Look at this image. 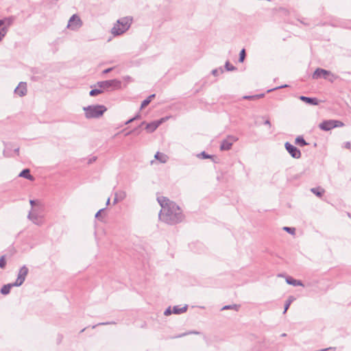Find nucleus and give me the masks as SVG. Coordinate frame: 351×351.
I'll use <instances>...</instances> for the list:
<instances>
[{"label":"nucleus","mask_w":351,"mask_h":351,"mask_svg":"<svg viewBox=\"0 0 351 351\" xmlns=\"http://www.w3.org/2000/svg\"><path fill=\"white\" fill-rule=\"evenodd\" d=\"M157 200L161 206L159 218L162 221L175 225L183 221L184 216L182 211L175 202L162 196L158 197Z\"/></svg>","instance_id":"f257e3e1"},{"label":"nucleus","mask_w":351,"mask_h":351,"mask_svg":"<svg viewBox=\"0 0 351 351\" xmlns=\"http://www.w3.org/2000/svg\"><path fill=\"white\" fill-rule=\"evenodd\" d=\"M132 19L130 17H123L119 19L111 29V33L114 36H119L125 32L130 27Z\"/></svg>","instance_id":"f03ea898"},{"label":"nucleus","mask_w":351,"mask_h":351,"mask_svg":"<svg viewBox=\"0 0 351 351\" xmlns=\"http://www.w3.org/2000/svg\"><path fill=\"white\" fill-rule=\"evenodd\" d=\"M83 110L85 112V117L90 119L101 117L107 110V108L103 105H91L84 107Z\"/></svg>","instance_id":"7ed1b4c3"},{"label":"nucleus","mask_w":351,"mask_h":351,"mask_svg":"<svg viewBox=\"0 0 351 351\" xmlns=\"http://www.w3.org/2000/svg\"><path fill=\"white\" fill-rule=\"evenodd\" d=\"M97 86L104 90H112L119 89L121 86V82L118 80H110L99 82Z\"/></svg>","instance_id":"20e7f679"},{"label":"nucleus","mask_w":351,"mask_h":351,"mask_svg":"<svg viewBox=\"0 0 351 351\" xmlns=\"http://www.w3.org/2000/svg\"><path fill=\"white\" fill-rule=\"evenodd\" d=\"M83 25V22L77 14H73L69 19L66 27L73 31H77Z\"/></svg>","instance_id":"39448f33"},{"label":"nucleus","mask_w":351,"mask_h":351,"mask_svg":"<svg viewBox=\"0 0 351 351\" xmlns=\"http://www.w3.org/2000/svg\"><path fill=\"white\" fill-rule=\"evenodd\" d=\"M328 75H330L333 77V79H329V81L330 82H333L335 80H336L337 77L335 75H334L329 71L317 68L313 74V78L315 80L319 79L320 77L328 79Z\"/></svg>","instance_id":"423d86ee"},{"label":"nucleus","mask_w":351,"mask_h":351,"mask_svg":"<svg viewBox=\"0 0 351 351\" xmlns=\"http://www.w3.org/2000/svg\"><path fill=\"white\" fill-rule=\"evenodd\" d=\"M238 141V138L229 135L227 136V138L221 141V145H220V150L221 151H228L230 150L232 148V146L234 142H237Z\"/></svg>","instance_id":"0eeeda50"},{"label":"nucleus","mask_w":351,"mask_h":351,"mask_svg":"<svg viewBox=\"0 0 351 351\" xmlns=\"http://www.w3.org/2000/svg\"><path fill=\"white\" fill-rule=\"evenodd\" d=\"M27 218L31 220L34 224L41 226L43 224V219L38 213V209H32L27 215Z\"/></svg>","instance_id":"6e6552de"},{"label":"nucleus","mask_w":351,"mask_h":351,"mask_svg":"<svg viewBox=\"0 0 351 351\" xmlns=\"http://www.w3.org/2000/svg\"><path fill=\"white\" fill-rule=\"evenodd\" d=\"M28 268L25 265L23 266L19 269L17 278L16 281L14 282L16 287H19L24 282L26 276L28 274Z\"/></svg>","instance_id":"1a4fd4ad"},{"label":"nucleus","mask_w":351,"mask_h":351,"mask_svg":"<svg viewBox=\"0 0 351 351\" xmlns=\"http://www.w3.org/2000/svg\"><path fill=\"white\" fill-rule=\"evenodd\" d=\"M285 147L287 149V151L289 152V154L293 157V158L298 159L301 157V152L299 149H298L296 147L293 145L292 144L287 142L285 145Z\"/></svg>","instance_id":"9d476101"},{"label":"nucleus","mask_w":351,"mask_h":351,"mask_svg":"<svg viewBox=\"0 0 351 351\" xmlns=\"http://www.w3.org/2000/svg\"><path fill=\"white\" fill-rule=\"evenodd\" d=\"M336 120L324 121L319 125V128L324 131H329L336 128Z\"/></svg>","instance_id":"9b49d317"},{"label":"nucleus","mask_w":351,"mask_h":351,"mask_svg":"<svg viewBox=\"0 0 351 351\" xmlns=\"http://www.w3.org/2000/svg\"><path fill=\"white\" fill-rule=\"evenodd\" d=\"M27 84L26 82H20L19 86L14 89V93L20 97H23L27 94Z\"/></svg>","instance_id":"f8f14e48"},{"label":"nucleus","mask_w":351,"mask_h":351,"mask_svg":"<svg viewBox=\"0 0 351 351\" xmlns=\"http://www.w3.org/2000/svg\"><path fill=\"white\" fill-rule=\"evenodd\" d=\"M163 120L164 119H161L160 120L147 123L146 125L145 130L148 133H152L154 132L158 128V127L163 122Z\"/></svg>","instance_id":"ddd939ff"},{"label":"nucleus","mask_w":351,"mask_h":351,"mask_svg":"<svg viewBox=\"0 0 351 351\" xmlns=\"http://www.w3.org/2000/svg\"><path fill=\"white\" fill-rule=\"evenodd\" d=\"M126 197V192L124 191H119L115 192L113 204H117L119 202L123 200Z\"/></svg>","instance_id":"4468645a"},{"label":"nucleus","mask_w":351,"mask_h":351,"mask_svg":"<svg viewBox=\"0 0 351 351\" xmlns=\"http://www.w3.org/2000/svg\"><path fill=\"white\" fill-rule=\"evenodd\" d=\"M300 99L302 101H304L310 105L316 106L318 104V100L315 97H308L306 96H300Z\"/></svg>","instance_id":"2eb2a0df"},{"label":"nucleus","mask_w":351,"mask_h":351,"mask_svg":"<svg viewBox=\"0 0 351 351\" xmlns=\"http://www.w3.org/2000/svg\"><path fill=\"white\" fill-rule=\"evenodd\" d=\"M19 177H22L24 178H26L29 180L33 181L34 180V178L33 176L30 174V171L29 169H23L20 173Z\"/></svg>","instance_id":"dca6fc26"},{"label":"nucleus","mask_w":351,"mask_h":351,"mask_svg":"<svg viewBox=\"0 0 351 351\" xmlns=\"http://www.w3.org/2000/svg\"><path fill=\"white\" fill-rule=\"evenodd\" d=\"M154 158L156 160H159L161 163L167 162L169 158L166 154L160 153L159 152H156V154L154 156Z\"/></svg>","instance_id":"f3484780"},{"label":"nucleus","mask_w":351,"mask_h":351,"mask_svg":"<svg viewBox=\"0 0 351 351\" xmlns=\"http://www.w3.org/2000/svg\"><path fill=\"white\" fill-rule=\"evenodd\" d=\"M13 287H16L14 283H9L3 285L1 289V293L3 295L8 294L10 292L11 288Z\"/></svg>","instance_id":"a211bd4d"},{"label":"nucleus","mask_w":351,"mask_h":351,"mask_svg":"<svg viewBox=\"0 0 351 351\" xmlns=\"http://www.w3.org/2000/svg\"><path fill=\"white\" fill-rule=\"evenodd\" d=\"M286 282L287 284L293 286H303V284L300 280H295L291 277H287L286 278Z\"/></svg>","instance_id":"6ab92c4d"},{"label":"nucleus","mask_w":351,"mask_h":351,"mask_svg":"<svg viewBox=\"0 0 351 351\" xmlns=\"http://www.w3.org/2000/svg\"><path fill=\"white\" fill-rule=\"evenodd\" d=\"M188 308L187 305H185L183 307H180L179 306H174L173 307V313L175 314H181L186 311Z\"/></svg>","instance_id":"aec40b11"},{"label":"nucleus","mask_w":351,"mask_h":351,"mask_svg":"<svg viewBox=\"0 0 351 351\" xmlns=\"http://www.w3.org/2000/svg\"><path fill=\"white\" fill-rule=\"evenodd\" d=\"M295 143V144L298 145L300 147H304L308 145V143L306 142V141L302 136H298V137H296Z\"/></svg>","instance_id":"412c9836"},{"label":"nucleus","mask_w":351,"mask_h":351,"mask_svg":"<svg viewBox=\"0 0 351 351\" xmlns=\"http://www.w3.org/2000/svg\"><path fill=\"white\" fill-rule=\"evenodd\" d=\"M311 191L317 197H322L324 193V190L320 187L312 188Z\"/></svg>","instance_id":"4be33fe9"},{"label":"nucleus","mask_w":351,"mask_h":351,"mask_svg":"<svg viewBox=\"0 0 351 351\" xmlns=\"http://www.w3.org/2000/svg\"><path fill=\"white\" fill-rule=\"evenodd\" d=\"M156 96L155 94H152L151 95H149L146 99H145L142 104H141V108H144L145 107H146L152 101V99L153 98H154Z\"/></svg>","instance_id":"5701e85b"},{"label":"nucleus","mask_w":351,"mask_h":351,"mask_svg":"<svg viewBox=\"0 0 351 351\" xmlns=\"http://www.w3.org/2000/svg\"><path fill=\"white\" fill-rule=\"evenodd\" d=\"M295 300L294 297L293 296H289V298L287 299V300L285 302V308H284V311H283V313H286V312L287 311L288 308H289L291 302Z\"/></svg>","instance_id":"b1692460"},{"label":"nucleus","mask_w":351,"mask_h":351,"mask_svg":"<svg viewBox=\"0 0 351 351\" xmlns=\"http://www.w3.org/2000/svg\"><path fill=\"white\" fill-rule=\"evenodd\" d=\"M239 305H237V304H232V305H226V306H224L221 310L223 311V310H228V309H233V310H235L236 311H239Z\"/></svg>","instance_id":"393cba45"},{"label":"nucleus","mask_w":351,"mask_h":351,"mask_svg":"<svg viewBox=\"0 0 351 351\" xmlns=\"http://www.w3.org/2000/svg\"><path fill=\"white\" fill-rule=\"evenodd\" d=\"M103 93V90L99 88L93 89L89 92V95L92 97L97 96Z\"/></svg>","instance_id":"a878e982"},{"label":"nucleus","mask_w":351,"mask_h":351,"mask_svg":"<svg viewBox=\"0 0 351 351\" xmlns=\"http://www.w3.org/2000/svg\"><path fill=\"white\" fill-rule=\"evenodd\" d=\"M8 32L7 27H3L0 29V42L2 40L3 38L5 36Z\"/></svg>","instance_id":"bb28decb"},{"label":"nucleus","mask_w":351,"mask_h":351,"mask_svg":"<svg viewBox=\"0 0 351 351\" xmlns=\"http://www.w3.org/2000/svg\"><path fill=\"white\" fill-rule=\"evenodd\" d=\"M225 68L228 71H232L236 70V67L232 65L229 61H227L225 64Z\"/></svg>","instance_id":"cd10ccee"},{"label":"nucleus","mask_w":351,"mask_h":351,"mask_svg":"<svg viewBox=\"0 0 351 351\" xmlns=\"http://www.w3.org/2000/svg\"><path fill=\"white\" fill-rule=\"evenodd\" d=\"M245 51L244 49H243L241 51H240V53H239V61L240 62H243L245 58Z\"/></svg>","instance_id":"c85d7f7f"},{"label":"nucleus","mask_w":351,"mask_h":351,"mask_svg":"<svg viewBox=\"0 0 351 351\" xmlns=\"http://www.w3.org/2000/svg\"><path fill=\"white\" fill-rule=\"evenodd\" d=\"M191 334L198 335V334H199V332H197V331H189V332H184V333L180 334V335L176 336V338H180V337H184V336H186L187 335H191Z\"/></svg>","instance_id":"c756f323"},{"label":"nucleus","mask_w":351,"mask_h":351,"mask_svg":"<svg viewBox=\"0 0 351 351\" xmlns=\"http://www.w3.org/2000/svg\"><path fill=\"white\" fill-rule=\"evenodd\" d=\"M283 230L291 234H294L295 232V229L291 227H284Z\"/></svg>","instance_id":"7c9ffc66"},{"label":"nucleus","mask_w":351,"mask_h":351,"mask_svg":"<svg viewBox=\"0 0 351 351\" xmlns=\"http://www.w3.org/2000/svg\"><path fill=\"white\" fill-rule=\"evenodd\" d=\"M5 265H6V261L5 260V256H2L0 258V267L3 269L5 267Z\"/></svg>","instance_id":"2f4dec72"},{"label":"nucleus","mask_w":351,"mask_h":351,"mask_svg":"<svg viewBox=\"0 0 351 351\" xmlns=\"http://www.w3.org/2000/svg\"><path fill=\"white\" fill-rule=\"evenodd\" d=\"M29 204L32 206V209H34L33 208L34 206H40L39 202H36V201L33 200V199H30L29 200Z\"/></svg>","instance_id":"473e14b6"},{"label":"nucleus","mask_w":351,"mask_h":351,"mask_svg":"<svg viewBox=\"0 0 351 351\" xmlns=\"http://www.w3.org/2000/svg\"><path fill=\"white\" fill-rule=\"evenodd\" d=\"M173 313V310H171V307L169 306L167 308L165 311L164 312L165 315H170Z\"/></svg>","instance_id":"72a5a7b5"},{"label":"nucleus","mask_w":351,"mask_h":351,"mask_svg":"<svg viewBox=\"0 0 351 351\" xmlns=\"http://www.w3.org/2000/svg\"><path fill=\"white\" fill-rule=\"evenodd\" d=\"M288 86L287 84H285V85H282L280 86H278V87H276V88H271V89H269L267 90L268 93L269 92H271L274 90H276V89H279V88H285V87H287Z\"/></svg>","instance_id":"f704fd0d"},{"label":"nucleus","mask_w":351,"mask_h":351,"mask_svg":"<svg viewBox=\"0 0 351 351\" xmlns=\"http://www.w3.org/2000/svg\"><path fill=\"white\" fill-rule=\"evenodd\" d=\"M201 155L203 156L204 158H211V156L206 154L205 152H202Z\"/></svg>","instance_id":"c9c22d12"},{"label":"nucleus","mask_w":351,"mask_h":351,"mask_svg":"<svg viewBox=\"0 0 351 351\" xmlns=\"http://www.w3.org/2000/svg\"><path fill=\"white\" fill-rule=\"evenodd\" d=\"M108 324H115V322H102V323H99L97 326H99V325H108Z\"/></svg>","instance_id":"e433bc0d"},{"label":"nucleus","mask_w":351,"mask_h":351,"mask_svg":"<svg viewBox=\"0 0 351 351\" xmlns=\"http://www.w3.org/2000/svg\"><path fill=\"white\" fill-rule=\"evenodd\" d=\"M212 74L215 76H217L219 75V69H213L212 71Z\"/></svg>","instance_id":"4c0bfd02"},{"label":"nucleus","mask_w":351,"mask_h":351,"mask_svg":"<svg viewBox=\"0 0 351 351\" xmlns=\"http://www.w3.org/2000/svg\"><path fill=\"white\" fill-rule=\"evenodd\" d=\"M243 99H255V95L244 96Z\"/></svg>","instance_id":"58836bf2"},{"label":"nucleus","mask_w":351,"mask_h":351,"mask_svg":"<svg viewBox=\"0 0 351 351\" xmlns=\"http://www.w3.org/2000/svg\"><path fill=\"white\" fill-rule=\"evenodd\" d=\"M335 124L337 125L336 128L341 127V126L343 125V123L339 121H336Z\"/></svg>","instance_id":"ea45409f"},{"label":"nucleus","mask_w":351,"mask_h":351,"mask_svg":"<svg viewBox=\"0 0 351 351\" xmlns=\"http://www.w3.org/2000/svg\"><path fill=\"white\" fill-rule=\"evenodd\" d=\"M350 142H346L344 143V147H346V149H350Z\"/></svg>","instance_id":"a19ab883"},{"label":"nucleus","mask_w":351,"mask_h":351,"mask_svg":"<svg viewBox=\"0 0 351 351\" xmlns=\"http://www.w3.org/2000/svg\"><path fill=\"white\" fill-rule=\"evenodd\" d=\"M104 210V208H102V209H100L96 214H95V217L96 218H99L101 213Z\"/></svg>","instance_id":"79ce46f5"},{"label":"nucleus","mask_w":351,"mask_h":351,"mask_svg":"<svg viewBox=\"0 0 351 351\" xmlns=\"http://www.w3.org/2000/svg\"><path fill=\"white\" fill-rule=\"evenodd\" d=\"M135 120H136V118H132V119H129L128 121H127L125 123V125H128V124H129V123H130L133 122V121H135Z\"/></svg>","instance_id":"37998d69"},{"label":"nucleus","mask_w":351,"mask_h":351,"mask_svg":"<svg viewBox=\"0 0 351 351\" xmlns=\"http://www.w3.org/2000/svg\"><path fill=\"white\" fill-rule=\"evenodd\" d=\"M137 130H138V128H135V129H134V130H131V131L128 132L125 135H126V136L130 135V134H132V133L135 132L136 131H137Z\"/></svg>","instance_id":"c03bdc74"},{"label":"nucleus","mask_w":351,"mask_h":351,"mask_svg":"<svg viewBox=\"0 0 351 351\" xmlns=\"http://www.w3.org/2000/svg\"><path fill=\"white\" fill-rule=\"evenodd\" d=\"M112 69H113L112 68H108V69H105V70L103 71V73H108L110 72Z\"/></svg>","instance_id":"a18cd8bd"},{"label":"nucleus","mask_w":351,"mask_h":351,"mask_svg":"<svg viewBox=\"0 0 351 351\" xmlns=\"http://www.w3.org/2000/svg\"><path fill=\"white\" fill-rule=\"evenodd\" d=\"M4 24H5V21H4V20H1V19H0V29H1V27H4V26H3V25H4Z\"/></svg>","instance_id":"49530a36"},{"label":"nucleus","mask_w":351,"mask_h":351,"mask_svg":"<svg viewBox=\"0 0 351 351\" xmlns=\"http://www.w3.org/2000/svg\"><path fill=\"white\" fill-rule=\"evenodd\" d=\"M264 94L255 95V99L261 98L264 97Z\"/></svg>","instance_id":"de8ad7c7"},{"label":"nucleus","mask_w":351,"mask_h":351,"mask_svg":"<svg viewBox=\"0 0 351 351\" xmlns=\"http://www.w3.org/2000/svg\"><path fill=\"white\" fill-rule=\"evenodd\" d=\"M265 125H269V127L271 126V123L269 121V120L267 119L265 123H264Z\"/></svg>","instance_id":"09e8293b"},{"label":"nucleus","mask_w":351,"mask_h":351,"mask_svg":"<svg viewBox=\"0 0 351 351\" xmlns=\"http://www.w3.org/2000/svg\"><path fill=\"white\" fill-rule=\"evenodd\" d=\"M14 152H16L17 154H19V147H16L14 149Z\"/></svg>","instance_id":"8fccbe9b"},{"label":"nucleus","mask_w":351,"mask_h":351,"mask_svg":"<svg viewBox=\"0 0 351 351\" xmlns=\"http://www.w3.org/2000/svg\"><path fill=\"white\" fill-rule=\"evenodd\" d=\"M110 198L108 197L107 199V202H106V205H108L110 204Z\"/></svg>","instance_id":"3c124183"},{"label":"nucleus","mask_w":351,"mask_h":351,"mask_svg":"<svg viewBox=\"0 0 351 351\" xmlns=\"http://www.w3.org/2000/svg\"><path fill=\"white\" fill-rule=\"evenodd\" d=\"M96 160L95 157H93L92 159L90 160L89 162H92L93 161H95Z\"/></svg>","instance_id":"603ef678"},{"label":"nucleus","mask_w":351,"mask_h":351,"mask_svg":"<svg viewBox=\"0 0 351 351\" xmlns=\"http://www.w3.org/2000/svg\"><path fill=\"white\" fill-rule=\"evenodd\" d=\"M3 154H4V156H10L7 154V152H6L5 150H4V152H3Z\"/></svg>","instance_id":"864d4df0"},{"label":"nucleus","mask_w":351,"mask_h":351,"mask_svg":"<svg viewBox=\"0 0 351 351\" xmlns=\"http://www.w3.org/2000/svg\"><path fill=\"white\" fill-rule=\"evenodd\" d=\"M139 117H140V115L137 114L135 117H134L133 118H136V119H139Z\"/></svg>","instance_id":"5fc2aeb1"},{"label":"nucleus","mask_w":351,"mask_h":351,"mask_svg":"<svg viewBox=\"0 0 351 351\" xmlns=\"http://www.w3.org/2000/svg\"><path fill=\"white\" fill-rule=\"evenodd\" d=\"M329 79H333V77L330 75H328V80L329 81Z\"/></svg>","instance_id":"6e6d98bb"},{"label":"nucleus","mask_w":351,"mask_h":351,"mask_svg":"<svg viewBox=\"0 0 351 351\" xmlns=\"http://www.w3.org/2000/svg\"><path fill=\"white\" fill-rule=\"evenodd\" d=\"M221 73H223V69L221 68L219 69Z\"/></svg>","instance_id":"4d7b16f0"},{"label":"nucleus","mask_w":351,"mask_h":351,"mask_svg":"<svg viewBox=\"0 0 351 351\" xmlns=\"http://www.w3.org/2000/svg\"><path fill=\"white\" fill-rule=\"evenodd\" d=\"M145 124V122H142V123L141 124V125L139 127H141V125H143Z\"/></svg>","instance_id":"13d9d810"},{"label":"nucleus","mask_w":351,"mask_h":351,"mask_svg":"<svg viewBox=\"0 0 351 351\" xmlns=\"http://www.w3.org/2000/svg\"><path fill=\"white\" fill-rule=\"evenodd\" d=\"M84 330H85V328L82 329V330H81V332H84Z\"/></svg>","instance_id":"bf43d9fd"}]
</instances>
